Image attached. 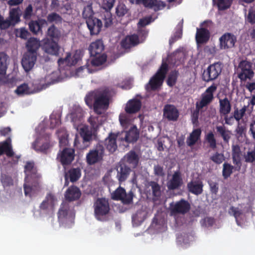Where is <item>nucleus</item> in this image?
<instances>
[{"mask_svg": "<svg viewBox=\"0 0 255 255\" xmlns=\"http://www.w3.org/2000/svg\"><path fill=\"white\" fill-rule=\"evenodd\" d=\"M112 90L109 87H104L89 92L85 101L89 107L93 106V110L97 115H101L109 108L112 98Z\"/></svg>", "mask_w": 255, "mask_h": 255, "instance_id": "nucleus-1", "label": "nucleus"}, {"mask_svg": "<svg viewBox=\"0 0 255 255\" xmlns=\"http://www.w3.org/2000/svg\"><path fill=\"white\" fill-rule=\"evenodd\" d=\"M191 204L188 201L184 198L176 202H172L169 204V211L171 216L185 215L191 210Z\"/></svg>", "mask_w": 255, "mask_h": 255, "instance_id": "nucleus-2", "label": "nucleus"}, {"mask_svg": "<svg viewBox=\"0 0 255 255\" xmlns=\"http://www.w3.org/2000/svg\"><path fill=\"white\" fill-rule=\"evenodd\" d=\"M105 148L103 144L97 143L87 153L86 160L88 165H92L100 162L103 159Z\"/></svg>", "mask_w": 255, "mask_h": 255, "instance_id": "nucleus-3", "label": "nucleus"}, {"mask_svg": "<svg viewBox=\"0 0 255 255\" xmlns=\"http://www.w3.org/2000/svg\"><path fill=\"white\" fill-rule=\"evenodd\" d=\"M168 70V64L165 62H162L157 72L149 81L148 85L151 90H155L162 85Z\"/></svg>", "mask_w": 255, "mask_h": 255, "instance_id": "nucleus-4", "label": "nucleus"}, {"mask_svg": "<svg viewBox=\"0 0 255 255\" xmlns=\"http://www.w3.org/2000/svg\"><path fill=\"white\" fill-rule=\"evenodd\" d=\"M94 214L99 221L109 214L110 208L108 200L104 198H98L94 204Z\"/></svg>", "mask_w": 255, "mask_h": 255, "instance_id": "nucleus-5", "label": "nucleus"}, {"mask_svg": "<svg viewBox=\"0 0 255 255\" xmlns=\"http://www.w3.org/2000/svg\"><path fill=\"white\" fill-rule=\"evenodd\" d=\"M217 88V86L213 84L206 90L201 95V100L196 103V108L197 110H202L212 102L214 99V93L216 91Z\"/></svg>", "mask_w": 255, "mask_h": 255, "instance_id": "nucleus-6", "label": "nucleus"}, {"mask_svg": "<svg viewBox=\"0 0 255 255\" xmlns=\"http://www.w3.org/2000/svg\"><path fill=\"white\" fill-rule=\"evenodd\" d=\"M239 72L238 77L241 81H246L247 79H251L254 75V72L252 70V64L247 60H242L238 66Z\"/></svg>", "mask_w": 255, "mask_h": 255, "instance_id": "nucleus-7", "label": "nucleus"}, {"mask_svg": "<svg viewBox=\"0 0 255 255\" xmlns=\"http://www.w3.org/2000/svg\"><path fill=\"white\" fill-rule=\"evenodd\" d=\"M221 65V63L217 62L209 65L203 73V81L208 82L216 79L222 72Z\"/></svg>", "mask_w": 255, "mask_h": 255, "instance_id": "nucleus-8", "label": "nucleus"}, {"mask_svg": "<svg viewBox=\"0 0 255 255\" xmlns=\"http://www.w3.org/2000/svg\"><path fill=\"white\" fill-rule=\"evenodd\" d=\"M133 194L131 191L127 193L125 189L118 187L112 194V198L115 200H120L124 204H130L132 201Z\"/></svg>", "mask_w": 255, "mask_h": 255, "instance_id": "nucleus-9", "label": "nucleus"}, {"mask_svg": "<svg viewBox=\"0 0 255 255\" xmlns=\"http://www.w3.org/2000/svg\"><path fill=\"white\" fill-rule=\"evenodd\" d=\"M75 150L70 148H64L58 154L57 159L63 165H68L71 163L74 159Z\"/></svg>", "mask_w": 255, "mask_h": 255, "instance_id": "nucleus-10", "label": "nucleus"}, {"mask_svg": "<svg viewBox=\"0 0 255 255\" xmlns=\"http://www.w3.org/2000/svg\"><path fill=\"white\" fill-rule=\"evenodd\" d=\"M236 42V36L233 33L229 32L224 33L220 38V46L223 49H227L234 47Z\"/></svg>", "mask_w": 255, "mask_h": 255, "instance_id": "nucleus-11", "label": "nucleus"}, {"mask_svg": "<svg viewBox=\"0 0 255 255\" xmlns=\"http://www.w3.org/2000/svg\"><path fill=\"white\" fill-rule=\"evenodd\" d=\"M86 23L91 35L98 34L101 31L103 26L102 21L95 17L88 19L86 21Z\"/></svg>", "mask_w": 255, "mask_h": 255, "instance_id": "nucleus-12", "label": "nucleus"}, {"mask_svg": "<svg viewBox=\"0 0 255 255\" xmlns=\"http://www.w3.org/2000/svg\"><path fill=\"white\" fill-rule=\"evenodd\" d=\"M59 48L58 41L51 40L49 38L44 40L42 49L46 53L53 55H57L59 54Z\"/></svg>", "mask_w": 255, "mask_h": 255, "instance_id": "nucleus-13", "label": "nucleus"}, {"mask_svg": "<svg viewBox=\"0 0 255 255\" xmlns=\"http://www.w3.org/2000/svg\"><path fill=\"white\" fill-rule=\"evenodd\" d=\"M163 116L169 121H176L179 113L176 107L173 105H166L163 109Z\"/></svg>", "mask_w": 255, "mask_h": 255, "instance_id": "nucleus-14", "label": "nucleus"}, {"mask_svg": "<svg viewBox=\"0 0 255 255\" xmlns=\"http://www.w3.org/2000/svg\"><path fill=\"white\" fill-rule=\"evenodd\" d=\"M117 178L120 183L125 182L128 177L131 170L124 163L120 164L117 168Z\"/></svg>", "mask_w": 255, "mask_h": 255, "instance_id": "nucleus-15", "label": "nucleus"}, {"mask_svg": "<svg viewBox=\"0 0 255 255\" xmlns=\"http://www.w3.org/2000/svg\"><path fill=\"white\" fill-rule=\"evenodd\" d=\"M37 60V56L25 53L21 60V65L24 70L28 72L33 67Z\"/></svg>", "mask_w": 255, "mask_h": 255, "instance_id": "nucleus-16", "label": "nucleus"}, {"mask_svg": "<svg viewBox=\"0 0 255 255\" xmlns=\"http://www.w3.org/2000/svg\"><path fill=\"white\" fill-rule=\"evenodd\" d=\"M203 183L200 180H191L187 184L188 191L195 195H199L203 191Z\"/></svg>", "mask_w": 255, "mask_h": 255, "instance_id": "nucleus-17", "label": "nucleus"}, {"mask_svg": "<svg viewBox=\"0 0 255 255\" xmlns=\"http://www.w3.org/2000/svg\"><path fill=\"white\" fill-rule=\"evenodd\" d=\"M210 37V33L207 29L205 28H197L195 39L198 44L206 43L209 41Z\"/></svg>", "mask_w": 255, "mask_h": 255, "instance_id": "nucleus-18", "label": "nucleus"}, {"mask_svg": "<svg viewBox=\"0 0 255 255\" xmlns=\"http://www.w3.org/2000/svg\"><path fill=\"white\" fill-rule=\"evenodd\" d=\"M183 183L182 179L179 172H175L171 179L167 182V187L170 190L178 189Z\"/></svg>", "mask_w": 255, "mask_h": 255, "instance_id": "nucleus-19", "label": "nucleus"}, {"mask_svg": "<svg viewBox=\"0 0 255 255\" xmlns=\"http://www.w3.org/2000/svg\"><path fill=\"white\" fill-rule=\"evenodd\" d=\"M139 43L137 34H133L127 36L121 41V46L124 49H129Z\"/></svg>", "mask_w": 255, "mask_h": 255, "instance_id": "nucleus-20", "label": "nucleus"}, {"mask_svg": "<svg viewBox=\"0 0 255 255\" xmlns=\"http://www.w3.org/2000/svg\"><path fill=\"white\" fill-rule=\"evenodd\" d=\"M90 54L91 56H97L98 54H103L104 45L102 40L97 39L92 42L88 48Z\"/></svg>", "mask_w": 255, "mask_h": 255, "instance_id": "nucleus-21", "label": "nucleus"}, {"mask_svg": "<svg viewBox=\"0 0 255 255\" xmlns=\"http://www.w3.org/2000/svg\"><path fill=\"white\" fill-rule=\"evenodd\" d=\"M47 24V21L44 19H39L37 20H31L28 23L29 29L33 34L42 33V28L44 25Z\"/></svg>", "mask_w": 255, "mask_h": 255, "instance_id": "nucleus-22", "label": "nucleus"}, {"mask_svg": "<svg viewBox=\"0 0 255 255\" xmlns=\"http://www.w3.org/2000/svg\"><path fill=\"white\" fill-rule=\"evenodd\" d=\"M141 107L140 101L137 99L130 100L125 107V111L128 114H134L138 112Z\"/></svg>", "mask_w": 255, "mask_h": 255, "instance_id": "nucleus-23", "label": "nucleus"}, {"mask_svg": "<svg viewBox=\"0 0 255 255\" xmlns=\"http://www.w3.org/2000/svg\"><path fill=\"white\" fill-rule=\"evenodd\" d=\"M117 135L110 133L104 141V144L110 153H114L117 149Z\"/></svg>", "mask_w": 255, "mask_h": 255, "instance_id": "nucleus-24", "label": "nucleus"}, {"mask_svg": "<svg viewBox=\"0 0 255 255\" xmlns=\"http://www.w3.org/2000/svg\"><path fill=\"white\" fill-rule=\"evenodd\" d=\"M40 47V42L36 38H30L26 42V47L27 51L26 53L31 54L37 56V51Z\"/></svg>", "mask_w": 255, "mask_h": 255, "instance_id": "nucleus-25", "label": "nucleus"}, {"mask_svg": "<svg viewBox=\"0 0 255 255\" xmlns=\"http://www.w3.org/2000/svg\"><path fill=\"white\" fill-rule=\"evenodd\" d=\"M139 133L136 126L133 125L126 132L125 140L128 143L136 142L139 138Z\"/></svg>", "mask_w": 255, "mask_h": 255, "instance_id": "nucleus-26", "label": "nucleus"}, {"mask_svg": "<svg viewBox=\"0 0 255 255\" xmlns=\"http://www.w3.org/2000/svg\"><path fill=\"white\" fill-rule=\"evenodd\" d=\"M219 103V113L220 115H228L231 111L232 105L231 101L228 98L225 97L223 99H220Z\"/></svg>", "mask_w": 255, "mask_h": 255, "instance_id": "nucleus-27", "label": "nucleus"}, {"mask_svg": "<svg viewBox=\"0 0 255 255\" xmlns=\"http://www.w3.org/2000/svg\"><path fill=\"white\" fill-rule=\"evenodd\" d=\"M20 16L21 10L19 7H17L10 9L8 16L7 18L12 25V27H14L16 24L20 22Z\"/></svg>", "mask_w": 255, "mask_h": 255, "instance_id": "nucleus-28", "label": "nucleus"}, {"mask_svg": "<svg viewBox=\"0 0 255 255\" xmlns=\"http://www.w3.org/2000/svg\"><path fill=\"white\" fill-rule=\"evenodd\" d=\"M241 151L238 146H234L233 148L232 160L235 165V171H240L241 169L242 163L241 159Z\"/></svg>", "mask_w": 255, "mask_h": 255, "instance_id": "nucleus-29", "label": "nucleus"}, {"mask_svg": "<svg viewBox=\"0 0 255 255\" xmlns=\"http://www.w3.org/2000/svg\"><path fill=\"white\" fill-rule=\"evenodd\" d=\"M81 196L79 189L76 186H72L67 190L65 194V198L68 201H73L78 200Z\"/></svg>", "mask_w": 255, "mask_h": 255, "instance_id": "nucleus-30", "label": "nucleus"}, {"mask_svg": "<svg viewBox=\"0 0 255 255\" xmlns=\"http://www.w3.org/2000/svg\"><path fill=\"white\" fill-rule=\"evenodd\" d=\"M46 36L50 40L58 42L61 36V32L55 24H52L48 27Z\"/></svg>", "mask_w": 255, "mask_h": 255, "instance_id": "nucleus-31", "label": "nucleus"}, {"mask_svg": "<svg viewBox=\"0 0 255 255\" xmlns=\"http://www.w3.org/2000/svg\"><path fill=\"white\" fill-rule=\"evenodd\" d=\"M55 201V196L49 193L47 194L45 200L41 203L39 208L42 210H53Z\"/></svg>", "mask_w": 255, "mask_h": 255, "instance_id": "nucleus-32", "label": "nucleus"}, {"mask_svg": "<svg viewBox=\"0 0 255 255\" xmlns=\"http://www.w3.org/2000/svg\"><path fill=\"white\" fill-rule=\"evenodd\" d=\"M142 4L147 8H153L157 11L165 6V3L160 0H142Z\"/></svg>", "mask_w": 255, "mask_h": 255, "instance_id": "nucleus-33", "label": "nucleus"}, {"mask_svg": "<svg viewBox=\"0 0 255 255\" xmlns=\"http://www.w3.org/2000/svg\"><path fill=\"white\" fill-rule=\"evenodd\" d=\"M126 161L132 167L135 168L137 166L139 157L138 155L134 150H130L128 152L125 156Z\"/></svg>", "mask_w": 255, "mask_h": 255, "instance_id": "nucleus-34", "label": "nucleus"}, {"mask_svg": "<svg viewBox=\"0 0 255 255\" xmlns=\"http://www.w3.org/2000/svg\"><path fill=\"white\" fill-rule=\"evenodd\" d=\"M201 130L200 128L194 129L190 134L189 136L187 138L186 143L189 146L194 145L200 139Z\"/></svg>", "mask_w": 255, "mask_h": 255, "instance_id": "nucleus-35", "label": "nucleus"}, {"mask_svg": "<svg viewBox=\"0 0 255 255\" xmlns=\"http://www.w3.org/2000/svg\"><path fill=\"white\" fill-rule=\"evenodd\" d=\"M216 129L217 132L222 137L224 141L228 143L231 137V131L227 129L224 126H217L216 127Z\"/></svg>", "mask_w": 255, "mask_h": 255, "instance_id": "nucleus-36", "label": "nucleus"}, {"mask_svg": "<svg viewBox=\"0 0 255 255\" xmlns=\"http://www.w3.org/2000/svg\"><path fill=\"white\" fill-rule=\"evenodd\" d=\"M71 182H75L79 180L81 175V169L77 168H72L65 173Z\"/></svg>", "mask_w": 255, "mask_h": 255, "instance_id": "nucleus-37", "label": "nucleus"}, {"mask_svg": "<svg viewBox=\"0 0 255 255\" xmlns=\"http://www.w3.org/2000/svg\"><path fill=\"white\" fill-rule=\"evenodd\" d=\"M78 62V59L75 56L71 57V55L70 53H67L66 56L64 58H60L58 61L59 65H62L65 64L67 66H71L75 65Z\"/></svg>", "mask_w": 255, "mask_h": 255, "instance_id": "nucleus-38", "label": "nucleus"}, {"mask_svg": "<svg viewBox=\"0 0 255 255\" xmlns=\"http://www.w3.org/2000/svg\"><path fill=\"white\" fill-rule=\"evenodd\" d=\"M79 133L84 142H90L92 140V132L88 127L85 126L80 128Z\"/></svg>", "mask_w": 255, "mask_h": 255, "instance_id": "nucleus-39", "label": "nucleus"}, {"mask_svg": "<svg viewBox=\"0 0 255 255\" xmlns=\"http://www.w3.org/2000/svg\"><path fill=\"white\" fill-rule=\"evenodd\" d=\"M40 141L38 139H36L35 141L32 144V147L33 149L37 151H40L43 153H46L47 150L50 147V144L48 142L43 143L41 145H40Z\"/></svg>", "mask_w": 255, "mask_h": 255, "instance_id": "nucleus-40", "label": "nucleus"}, {"mask_svg": "<svg viewBox=\"0 0 255 255\" xmlns=\"http://www.w3.org/2000/svg\"><path fill=\"white\" fill-rule=\"evenodd\" d=\"M234 171H235V168L232 165L228 162H225L223 165L222 176L225 179H228Z\"/></svg>", "mask_w": 255, "mask_h": 255, "instance_id": "nucleus-41", "label": "nucleus"}, {"mask_svg": "<svg viewBox=\"0 0 255 255\" xmlns=\"http://www.w3.org/2000/svg\"><path fill=\"white\" fill-rule=\"evenodd\" d=\"M94 12L93 9L92 3L88 2L87 5L85 6L82 11V16L86 21L88 19L94 17Z\"/></svg>", "mask_w": 255, "mask_h": 255, "instance_id": "nucleus-42", "label": "nucleus"}, {"mask_svg": "<svg viewBox=\"0 0 255 255\" xmlns=\"http://www.w3.org/2000/svg\"><path fill=\"white\" fill-rule=\"evenodd\" d=\"M91 56L93 57L91 60V64L93 66H95L102 65L106 61L107 58V56L105 53Z\"/></svg>", "mask_w": 255, "mask_h": 255, "instance_id": "nucleus-43", "label": "nucleus"}, {"mask_svg": "<svg viewBox=\"0 0 255 255\" xmlns=\"http://www.w3.org/2000/svg\"><path fill=\"white\" fill-rule=\"evenodd\" d=\"M69 210V204L66 202H63L60 207L58 213V218L59 220L66 218Z\"/></svg>", "mask_w": 255, "mask_h": 255, "instance_id": "nucleus-44", "label": "nucleus"}, {"mask_svg": "<svg viewBox=\"0 0 255 255\" xmlns=\"http://www.w3.org/2000/svg\"><path fill=\"white\" fill-rule=\"evenodd\" d=\"M63 20L62 17L56 12H52L47 16V22L55 24L61 23Z\"/></svg>", "mask_w": 255, "mask_h": 255, "instance_id": "nucleus-45", "label": "nucleus"}, {"mask_svg": "<svg viewBox=\"0 0 255 255\" xmlns=\"http://www.w3.org/2000/svg\"><path fill=\"white\" fill-rule=\"evenodd\" d=\"M36 168L34 166V163L33 161H27L24 166V172L26 177L33 174L35 175L36 173Z\"/></svg>", "mask_w": 255, "mask_h": 255, "instance_id": "nucleus-46", "label": "nucleus"}, {"mask_svg": "<svg viewBox=\"0 0 255 255\" xmlns=\"http://www.w3.org/2000/svg\"><path fill=\"white\" fill-rule=\"evenodd\" d=\"M7 55L4 52H0V75L5 74L7 69Z\"/></svg>", "mask_w": 255, "mask_h": 255, "instance_id": "nucleus-47", "label": "nucleus"}, {"mask_svg": "<svg viewBox=\"0 0 255 255\" xmlns=\"http://www.w3.org/2000/svg\"><path fill=\"white\" fill-rule=\"evenodd\" d=\"M10 142L11 140L9 137L3 142V153H5L6 156L8 157L13 156L14 154V153L12 150Z\"/></svg>", "mask_w": 255, "mask_h": 255, "instance_id": "nucleus-48", "label": "nucleus"}, {"mask_svg": "<svg viewBox=\"0 0 255 255\" xmlns=\"http://www.w3.org/2000/svg\"><path fill=\"white\" fill-rule=\"evenodd\" d=\"M38 185H35L33 187L27 185L25 184H24V191L25 196H29L31 197L35 194L36 193L38 190Z\"/></svg>", "mask_w": 255, "mask_h": 255, "instance_id": "nucleus-49", "label": "nucleus"}, {"mask_svg": "<svg viewBox=\"0 0 255 255\" xmlns=\"http://www.w3.org/2000/svg\"><path fill=\"white\" fill-rule=\"evenodd\" d=\"M205 139L209 144V147L213 149L216 148L217 142L213 132L210 131L205 136Z\"/></svg>", "mask_w": 255, "mask_h": 255, "instance_id": "nucleus-50", "label": "nucleus"}, {"mask_svg": "<svg viewBox=\"0 0 255 255\" xmlns=\"http://www.w3.org/2000/svg\"><path fill=\"white\" fill-rule=\"evenodd\" d=\"M248 106H244L241 109L239 110L238 108H235L234 111V118L238 122L244 117L246 112L248 108Z\"/></svg>", "mask_w": 255, "mask_h": 255, "instance_id": "nucleus-51", "label": "nucleus"}, {"mask_svg": "<svg viewBox=\"0 0 255 255\" xmlns=\"http://www.w3.org/2000/svg\"><path fill=\"white\" fill-rule=\"evenodd\" d=\"M15 93L18 96H23L30 94L29 88L26 83L18 86L15 90Z\"/></svg>", "mask_w": 255, "mask_h": 255, "instance_id": "nucleus-52", "label": "nucleus"}, {"mask_svg": "<svg viewBox=\"0 0 255 255\" xmlns=\"http://www.w3.org/2000/svg\"><path fill=\"white\" fill-rule=\"evenodd\" d=\"M178 72L176 70L172 71L170 73L167 80V84L170 87L173 86L176 83Z\"/></svg>", "mask_w": 255, "mask_h": 255, "instance_id": "nucleus-53", "label": "nucleus"}, {"mask_svg": "<svg viewBox=\"0 0 255 255\" xmlns=\"http://www.w3.org/2000/svg\"><path fill=\"white\" fill-rule=\"evenodd\" d=\"M149 185L151 187L153 196L159 197L161 195V188L160 185L155 181L149 182Z\"/></svg>", "mask_w": 255, "mask_h": 255, "instance_id": "nucleus-54", "label": "nucleus"}, {"mask_svg": "<svg viewBox=\"0 0 255 255\" xmlns=\"http://www.w3.org/2000/svg\"><path fill=\"white\" fill-rule=\"evenodd\" d=\"M119 121L121 126L125 128H127L131 124L130 119L126 114H121L119 116Z\"/></svg>", "mask_w": 255, "mask_h": 255, "instance_id": "nucleus-55", "label": "nucleus"}, {"mask_svg": "<svg viewBox=\"0 0 255 255\" xmlns=\"http://www.w3.org/2000/svg\"><path fill=\"white\" fill-rule=\"evenodd\" d=\"M210 159L217 164H220L225 160V156L223 153L216 152L210 157Z\"/></svg>", "mask_w": 255, "mask_h": 255, "instance_id": "nucleus-56", "label": "nucleus"}, {"mask_svg": "<svg viewBox=\"0 0 255 255\" xmlns=\"http://www.w3.org/2000/svg\"><path fill=\"white\" fill-rule=\"evenodd\" d=\"M245 161L247 163H254L255 162V148L249 150L244 155Z\"/></svg>", "mask_w": 255, "mask_h": 255, "instance_id": "nucleus-57", "label": "nucleus"}, {"mask_svg": "<svg viewBox=\"0 0 255 255\" xmlns=\"http://www.w3.org/2000/svg\"><path fill=\"white\" fill-rule=\"evenodd\" d=\"M128 9L125 4L119 3L116 7V13L118 16L122 17L125 15L128 12Z\"/></svg>", "mask_w": 255, "mask_h": 255, "instance_id": "nucleus-58", "label": "nucleus"}, {"mask_svg": "<svg viewBox=\"0 0 255 255\" xmlns=\"http://www.w3.org/2000/svg\"><path fill=\"white\" fill-rule=\"evenodd\" d=\"M10 27H12V25L8 18L4 19V17L0 14V29L6 30Z\"/></svg>", "mask_w": 255, "mask_h": 255, "instance_id": "nucleus-59", "label": "nucleus"}, {"mask_svg": "<svg viewBox=\"0 0 255 255\" xmlns=\"http://www.w3.org/2000/svg\"><path fill=\"white\" fill-rule=\"evenodd\" d=\"M232 0H218L217 5L220 10L228 8L231 5Z\"/></svg>", "mask_w": 255, "mask_h": 255, "instance_id": "nucleus-60", "label": "nucleus"}, {"mask_svg": "<svg viewBox=\"0 0 255 255\" xmlns=\"http://www.w3.org/2000/svg\"><path fill=\"white\" fill-rule=\"evenodd\" d=\"M33 14V7L31 4H29L25 8L23 14V17L25 20H29Z\"/></svg>", "mask_w": 255, "mask_h": 255, "instance_id": "nucleus-61", "label": "nucleus"}, {"mask_svg": "<svg viewBox=\"0 0 255 255\" xmlns=\"http://www.w3.org/2000/svg\"><path fill=\"white\" fill-rule=\"evenodd\" d=\"M116 0H103V7L107 11H109L113 7Z\"/></svg>", "mask_w": 255, "mask_h": 255, "instance_id": "nucleus-62", "label": "nucleus"}, {"mask_svg": "<svg viewBox=\"0 0 255 255\" xmlns=\"http://www.w3.org/2000/svg\"><path fill=\"white\" fill-rule=\"evenodd\" d=\"M229 213L230 214L232 215L236 218V220L242 214V211L240 209L233 206L230 207Z\"/></svg>", "mask_w": 255, "mask_h": 255, "instance_id": "nucleus-63", "label": "nucleus"}, {"mask_svg": "<svg viewBox=\"0 0 255 255\" xmlns=\"http://www.w3.org/2000/svg\"><path fill=\"white\" fill-rule=\"evenodd\" d=\"M151 17H145L142 19H140L138 22V27L143 28L145 26L149 24L151 22Z\"/></svg>", "mask_w": 255, "mask_h": 255, "instance_id": "nucleus-64", "label": "nucleus"}]
</instances>
